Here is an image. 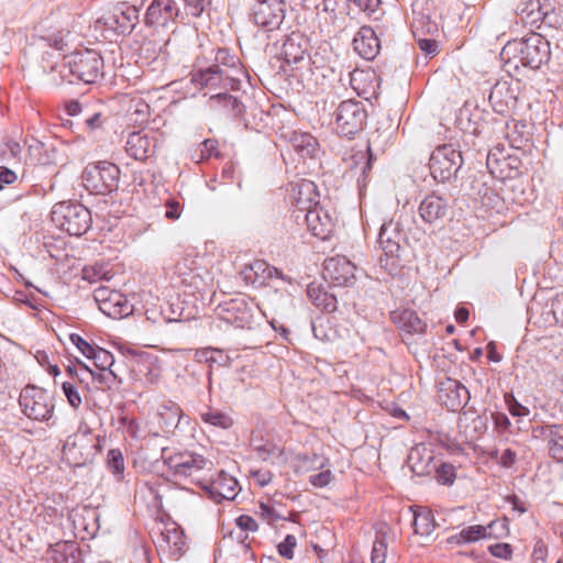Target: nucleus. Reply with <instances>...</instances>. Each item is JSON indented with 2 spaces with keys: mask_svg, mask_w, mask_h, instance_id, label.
Returning a JSON list of instances; mask_svg holds the SVG:
<instances>
[{
  "mask_svg": "<svg viewBox=\"0 0 563 563\" xmlns=\"http://www.w3.org/2000/svg\"><path fill=\"white\" fill-rule=\"evenodd\" d=\"M120 168L110 162L91 163L81 174L84 187L95 195H106L118 188Z\"/></svg>",
  "mask_w": 563,
  "mask_h": 563,
  "instance_id": "39448f33",
  "label": "nucleus"
},
{
  "mask_svg": "<svg viewBox=\"0 0 563 563\" xmlns=\"http://www.w3.org/2000/svg\"><path fill=\"white\" fill-rule=\"evenodd\" d=\"M257 516L269 526H274L277 521L284 519V517L277 511V509L268 504L261 501L258 504Z\"/></svg>",
  "mask_w": 563,
  "mask_h": 563,
  "instance_id": "79ce46f5",
  "label": "nucleus"
},
{
  "mask_svg": "<svg viewBox=\"0 0 563 563\" xmlns=\"http://www.w3.org/2000/svg\"><path fill=\"white\" fill-rule=\"evenodd\" d=\"M162 133L158 130L143 129L128 135L126 154L135 161L145 162L156 153Z\"/></svg>",
  "mask_w": 563,
  "mask_h": 563,
  "instance_id": "9b49d317",
  "label": "nucleus"
},
{
  "mask_svg": "<svg viewBox=\"0 0 563 563\" xmlns=\"http://www.w3.org/2000/svg\"><path fill=\"white\" fill-rule=\"evenodd\" d=\"M229 79L228 76H223V71L219 66H212L192 74L191 81L200 88L216 89L219 87L227 88L228 84L225 81Z\"/></svg>",
  "mask_w": 563,
  "mask_h": 563,
  "instance_id": "c756f323",
  "label": "nucleus"
},
{
  "mask_svg": "<svg viewBox=\"0 0 563 563\" xmlns=\"http://www.w3.org/2000/svg\"><path fill=\"white\" fill-rule=\"evenodd\" d=\"M435 477L438 483L442 485H452L456 478L454 466L449 463H442L435 470Z\"/></svg>",
  "mask_w": 563,
  "mask_h": 563,
  "instance_id": "a18cd8bd",
  "label": "nucleus"
},
{
  "mask_svg": "<svg viewBox=\"0 0 563 563\" xmlns=\"http://www.w3.org/2000/svg\"><path fill=\"white\" fill-rule=\"evenodd\" d=\"M106 276L103 267L101 265L86 266L82 269V278L89 283H96Z\"/></svg>",
  "mask_w": 563,
  "mask_h": 563,
  "instance_id": "8fccbe9b",
  "label": "nucleus"
},
{
  "mask_svg": "<svg viewBox=\"0 0 563 563\" xmlns=\"http://www.w3.org/2000/svg\"><path fill=\"white\" fill-rule=\"evenodd\" d=\"M137 20L139 11L134 5L118 2L108 7L98 21L119 34H128L134 29Z\"/></svg>",
  "mask_w": 563,
  "mask_h": 563,
  "instance_id": "1a4fd4ad",
  "label": "nucleus"
},
{
  "mask_svg": "<svg viewBox=\"0 0 563 563\" xmlns=\"http://www.w3.org/2000/svg\"><path fill=\"white\" fill-rule=\"evenodd\" d=\"M320 470L321 471L319 473L309 477V483L316 488L328 487L334 481V474L329 466Z\"/></svg>",
  "mask_w": 563,
  "mask_h": 563,
  "instance_id": "c03bdc74",
  "label": "nucleus"
},
{
  "mask_svg": "<svg viewBox=\"0 0 563 563\" xmlns=\"http://www.w3.org/2000/svg\"><path fill=\"white\" fill-rule=\"evenodd\" d=\"M194 358L199 363H207L209 366L214 364L224 365L227 362V355L218 349H200L195 352Z\"/></svg>",
  "mask_w": 563,
  "mask_h": 563,
  "instance_id": "58836bf2",
  "label": "nucleus"
},
{
  "mask_svg": "<svg viewBox=\"0 0 563 563\" xmlns=\"http://www.w3.org/2000/svg\"><path fill=\"white\" fill-rule=\"evenodd\" d=\"M418 44L420 49L428 54L434 53L438 48L437 42L430 38H421L419 40Z\"/></svg>",
  "mask_w": 563,
  "mask_h": 563,
  "instance_id": "338daca9",
  "label": "nucleus"
},
{
  "mask_svg": "<svg viewBox=\"0 0 563 563\" xmlns=\"http://www.w3.org/2000/svg\"><path fill=\"white\" fill-rule=\"evenodd\" d=\"M88 358L93 360L95 365L100 371L112 369V365L114 363L113 355L109 351L101 347H96Z\"/></svg>",
  "mask_w": 563,
  "mask_h": 563,
  "instance_id": "a19ab883",
  "label": "nucleus"
},
{
  "mask_svg": "<svg viewBox=\"0 0 563 563\" xmlns=\"http://www.w3.org/2000/svg\"><path fill=\"white\" fill-rule=\"evenodd\" d=\"M391 321L405 334H423L427 330V323L416 311L411 309H400L390 313Z\"/></svg>",
  "mask_w": 563,
  "mask_h": 563,
  "instance_id": "b1692460",
  "label": "nucleus"
},
{
  "mask_svg": "<svg viewBox=\"0 0 563 563\" xmlns=\"http://www.w3.org/2000/svg\"><path fill=\"white\" fill-rule=\"evenodd\" d=\"M235 521L238 527L244 531L255 532L258 530V525L256 520L249 515H241L240 517L236 518Z\"/></svg>",
  "mask_w": 563,
  "mask_h": 563,
  "instance_id": "4d7b16f0",
  "label": "nucleus"
},
{
  "mask_svg": "<svg viewBox=\"0 0 563 563\" xmlns=\"http://www.w3.org/2000/svg\"><path fill=\"white\" fill-rule=\"evenodd\" d=\"M309 300L322 311L334 312L338 308L336 297L328 292L321 285L310 284L307 289Z\"/></svg>",
  "mask_w": 563,
  "mask_h": 563,
  "instance_id": "2f4dec72",
  "label": "nucleus"
},
{
  "mask_svg": "<svg viewBox=\"0 0 563 563\" xmlns=\"http://www.w3.org/2000/svg\"><path fill=\"white\" fill-rule=\"evenodd\" d=\"M354 51L363 58L372 60L379 52L380 44L374 30L362 26L353 40Z\"/></svg>",
  "mask_w": 563,
  "mask_h": 563,
  "instance_id": "393cba45",
  "label": "nucleus"
},
{
  "mask_svg": "<svg viewBox=\"0 0 563 563\" xmlns=\"http://www.w3.org/2000/svg\"><path fill=\"white\" fill-rule=\"evenodd\" d=\"M515 162H517V158L504 156L503 151L496 147L489 151L486 165L495 177L508 178L512 177V163Z\"/></svg>",
  "mask_w": 563,
  "mask_h": 563,
  "instance_id": "cd10ccee",
  "label": "nucleus"
},
{
  "mask_svg": "<svg viewBox=\"0 0 563 563\" xmlns=\"http://www.w3.org/2000/svg\"><path fill=\"white\" fill-rule=\"evenodd\" d=\"M181 417V409L172 401L163 402L156 412L157 422L162 430L169 431L176 428Z\"/></svg>",
  "mask_w": 563,
  "mask_h": 563,
  "instance_id": "72a5a7b5",
  "label": "nucleus"
},
{
  "mask_svg": "<svg viewBox=\"0 0 563 563\" xmlns=\"http://www.w3.org/2000/svg\"><path fill=\"white\" fill-rule=\"evenodd\" d=\"M108 466L114 474H121L124 471V461L119 450H110L108 453Z\"/></svg>",
  "mask_w": 563,
  "mask_h": 563,
  "instance_id": "de8ad7c7",
  "label": "nucleus"
},
{
  "mask_svg": "<svg viewBox=\"0 0 563 563\" xmlns=\"http://www.w3.org/2000/svg\"><path fill=\"white\" fill-rule=\"evenodd\" d=\"M297 545V539L292 534H287L286 538L278 544V553L288 560H291L295 554V548Z\"/></svg>",
  "mask_w": 563,
  "mask_h": 563,
  "instance_id": "49530a36",
  "label": "nucleus"
},
{
  "mask_svg": "<svg viewBox=\"0 0 563 563\" xmlns=\"http://www.w3.org/2000/svg\"><path fill=\"white\" fill-rule=\"evenodd\" d=\"M400 241L401 232L397 224L390 221L382 225L378 243L384 252V257H380V263L389 271H395L399 266Z\"/></svg>",
  "mask_w": 563,
  "mask_h": 563,
  "instance_id": "ddd939ff",
  "label": "nucleus"
},
{
  "mask_svg": "<svg viewBox=\"0 0 563 563\" xmlns=\"http://www.w3.org/2000/svg\"><path fill=\"white\" fill-rule=\"evenodd\" d=\"M165 463L175 476L190 477L201 487L205 479L201 478L200 473L211 466V462L203 456L189 453L172 454L165 459Z\"/></svg>",
  "mask_w": 563,
  "mask_h": 563,
  "instance_id": "9d476101",
  "label": "nucleus"
},
{
  "mask_svg": "<svg viewBox=\"0 0 563 563\" xmlns=\"http://www.w3.org/2000/svg\"><path fill=\"white\" fill-rule=\"evenodd\" d=\"M52 221L70 235L80 236L91 225L90 211L80 203L58 202L53 207Z\"/></svg>",
  "mask_w": 563,
  "mask_h": 563,
  "instance_id": "7ed1b4c3",
  "label": "nucleus"
},
{
  "mask_svg": "<svg viewBox=\"0 0 563 563\" xmlns=\"http://www.w3.org/2000/svg\"><path fill=\"white\" fill-rule=\"evenodd\" d=\"M489 553L498 559L510 560L512 556V548L509 543H496L488 547Z\"/></svg>",
  "mask_w": 563,
  "mask_h": 563,
  "instance_id": "09e8293b",
  "label": "nucleus"
},
{
  "mask_svg": "<svg viewBox=\"0 0 563 563\" xmlns=\"http://www.w3.org/2000/svg\"><path fill=\"white\" fill-rule=\"evenodd\" d=\"M432 461V452L424 445L412 448L408 456V464L411 471L418 476H424L431 472Z\"/></svg>",
  "mask_w": 563,
  "mask_h": 563,
  "instance_id": "7c9ffc66",
  "label": "nucleus"
},
{
  "mask_svg": "<svg viewBox=\"0 0 563 563\" xmlns=\"http://www.w3.org/2000/svg\"><path fill=\"white\" fill-rule=\"evenodd\" d=\"M202 488L217 501L233 500L240 492L239 483L232 475L220 472L212 481H205Z\"/></svg>",
  "mask_w": 563,
  "mask_h": 563,
  "instance_id": "6ab92c4d",
  "label": "nucleus"
},
{
  "mask_svg": "<svg viewBox=\"0 0 563 563\" xmlns=\"http://www.w3.org/2000/svg\"><path fill=\"white\" fill-rule=\"evenodd\" d=\"M549 7L547 0H523L517 5V13L526 24L538 26L547 16Z\"/></svg>",
  "mask_w": 563,
  "mask_h": 563,
  "instance_id": "a878e982",
  "label": "nucleus"
},
{
  "mask_svg": "<svg viewBox=\"0 0 563 563\" xmlns=\"http://www.w3.org/2000/svg\"><path fill=\"white\" fill-rule=\"evenodd\" d=\"M70 341L87 358L92 354L93 350L96 349L95 346L90 345L86 340H84L79 334H70Z\"/></svg>",
  "mask_w": 563,
  "mask_h": 563,
  "instance_id": "6e6d98bb",
  "label": "nucleus"
},
{
  "mask_svg": "<svg viewBox=\"0 0 563 563\" xmlns=\"http://www.w3.org/2000/svg\"><path fill=\"white\" fill-rule=\"evenodd\" d=\"M501 56L507 63H515L516 67L518 62L525 67L538 69L550 58V44L541 34L531 33L526 38L508 42Z\"/></svg>",
  "mask_w": 563,
  "mask_h": 563,
  "instance_id": "f257e3e1",
  "label": "nucleus"
},
{
  "mask_svg": "<svg viewBox=\"0 0 563 563\" xmlns=\"http://www.w3.org/2000/svg\"><path fill=\"white\" fill-rule=\"evenodd\" d=\"M128 111L141 117L150 113V106L142 98H131Z\"/></svg>",
  "mask_w": 563,
  "mask_h": 563,
  "instance_id": "3c124183",
  "label": "nucleus"
},
{
  "mask_svg": "<svg viewBox=\"0 0 563 563\" xmlns=\"http://www.w3.org/2000/svg\"><path fill=\"white\" fill-rule=\"evenodd\" d=\"M241 276L247 285L261 287L273 277L284 279L283 273L263 260H254L241 269Z\"/></svg>",
  "mask_w": 563,
  "mask_h": 563,
  "instance_id": "4be33fe9",
  "label": "nucleus"
},
{
  "mask_svg": "<svg viewBox=\"0 0 563 563\" xmlns=\"http://www.w3.org/2000/svg\"><path fill=\"white\" fill-rule=\"evenodd\" d=\"M66 69L78 80L86 84H93L103 75V59L99 53L92 49L76 52L69 57L67 64L52 68V73L58 70L62 78L58 80L56 77L52 76L49 82L55 86L64 82L66 78L63 73Z\"/></svg>",
  "mask_w": 563,
  "mask_h": 563,
  "instance_id": "f03ea898",
  "label": "nucleus"
},
{
  "mask_svg": "<svg viewBox=\"0 0 563 563\" xmlns=\"http://www.w3.org/2000/svg\"><path fill=\"white\" fill-rule=\"evenodd\" d=\"M140 365L148 368V373L145 374L146 380L150 383H154L156 380L158 374L156 373V369L152 368L153 358L150 356H141Z\"/></svg>",
  "mask_w": 563,
  "mask_h": 563,
  "instance_id": "680f3d73",
  "label": "nucleus"
},
{
  "mask_svg": "<svg viewBox=\"0 0 563 563\" xmlns=\"http://www.w3.org/2000/svg\"><path fill=\"white\" fill-rule=\"evenodd\" d=\"M548 547L542 540H538L534 543L531 561L532 563H547Z\"/></svg>",
  "mask_w": 563,
  "mask_h": 563,
  "instance_id": "603ef678",
  "label": "nucleus"
},
{
  "mask_svg": "<svg viewBox=\"0 0 563 563\" xmlns=\"http://www.w3.org/2000/svg\"><path fill=\"white\" fill-rule=\"evenodd\" d=\"M218 316L227 323L244 328L251 322L252 311L244 298L238 297L218 307Z\"/></svg>",
  "mask_w": 563,
  "mask_h": 563,
  "instance_id": "aec40b11",
  "label": "nucleus"
},
{
  "mask_svg": "<svg viewBox=\"0 0 563 563\" xmlns=\"http://www.w3.org/2000/svg\"><path fill=\"white\" fill-rule=\"evenodd\" d=\"M179 9L174 0H153L146 10L145 23L154 27H164L174 22Z\"/></svg>",
  "mask_w": 563,
  "mask_h": 563,
  "instance_id": "412c9836",
  "label": "nucleus"
},
{
  "mask_svg": "<svg viewBox=\"0 0 563 563\" xmlns=\"http://www.w3.org/2000/svg\"><path fill=\"white\" fill-rule=\"evenodd\" d=\"M16 179L18 176L13 170L4 166L0 167V190L2 189V184L10 185L13 184Z\"/></svg>",
  "mask_w": 563,
  "mask_h": 563,
  "instance_id": "e2e57ef3",
  "label": "nucleus"
},
{
  "mask_svg": "<svg viewBox=\"0 0 563 563\" xmlns=\"http://www.w3.org/2000/svg\"><path fill=\"white\" fill-rule=\"evenodd\" d=\"M516 452L510 449H506L499 457V463L505 467H509L516 462Z\"/></svg>",
  "mask_w": 563,
  "mask_h": 563,
  "instance_id": "69168bd1",
  "label": "nucleus"
},
{
  "mask_svg": "<svg viewBox=\"0 0 563 563\" xmlns=\"http://www.w3.org/2000/svg\"><path fill=\"white\" fill-rule=\"evenodd\" d=\"M463 157L452 144L438 146L431 154L429 168L437 181L449 180L462 166Z\"/></svg>",
  "mask_w": 563,
  "mask_h": 563,
  "instance_id": "0eeeda50",
  "label": "nucleus"
},
{
  "mask_svg": "<svg viewBox=\"0 0 563 563\" xmlns=\"http://www.w3.org/2000/svg\"><path fill=\"white\" fill-rule=\"evenodd\" d=\"M549 449L552 457L563 463V435H554L550 441Z\"/></svg>",
  "mask_w": 563,
  "mask_h": 563,
  "instance_id": "864d4df0",
  "label": "nucleus"
},
{
  "mask_svg": "<svg viewBox=\"0 0 563 563\" xmlns=\"http://www.w3.org/2000/svg\"><path fill=\"white\" fill-rule=\"evenodd\" d=\"M213 107H221L228 114L239 117L242 113V106L238 98L228 93H217L210 97Z\"/></svg>",
  "mask_w": 563,
  "mask_h": 563,
  "instance_id": "4c0bfd02",
  "label": "nucleus"
},
{
  "mask_svg": "<svg viewBox=\"0 0 563 563\" xmlns=\"http://www.w3.org/2000/svg\"><path fill=\"white\" fill-rule=\"evenodd\" d=\"M350 2L368 14L376 12L380 5V0H350Z\"/></svg>",
  "mask_w": 563,
  "mask_h": 563,
  "instance_id": "13d9d810",
  "label": "nucleus"
},
{
  "mask_svg": "<svg viewBox=\"0 0 563 563\" xmlns=\"http://www.w3.org/2000/svg\"><path fill=\"white\" fill-rule=\"evenodd\" d=\"M494 523L495 521L489 522L487 526L475 525L465 527L459 533L451 536L448 539V543L461 545L492 538L489 530L493 528Z\"/></svg>",
  "mask_w": 563,
  "mask_h": 563,
  "instance_id": "c85d7f7f",
  "label": "nucleus"
},
{
  "mask_svg": "<svg viewBox=\"0 0 563 563\" xmlns=\"http://www.w3.org/2000/svg\"><path fill=\"white\" fill-rule=\"evenodd\" d=\"M439 400L451 411H457L468 400V390L459 380L445 378L439 384Z\"/></svg>",
  "mask_w": 563,
  "mask_h": 563,
  "instance_id": "a211bd4d",
  "label": "nucleus"
},
{
  "mask_svg": "<svg viewBox=\"0 0 563 563\" xmlns=\"http://www.w3.org/2000/svg\"><path fill=\"white\" fill-rule=\"evenodd\" d=\"M62 389L69 406L75 410L79 409L82 404V398L76 384H74V382H63Z\"/></svg>",
  "mask_w": 563,
  "mask_h": 563,
  "instance_id": "37998d69",
  "label": "nucleus"
},
{
  "mask_svg": "<svg viewBox=\"0 0 563 563\" xmlns=\"http://www.w3.org/2000/svg\"><path fill=\"white\" fill-rule=\"evenodd\" d=\"M449 210L448 201L434 194L428 195L419 206V213L427 223H435L442 220Z\"/></svg>",
  "mask_w": 563,
  "mask_h": 563,
  "instance_id": "bb28decb",
  "label": "nucleus"
},
{
  "mask_svg": "<svg viewBox=\"0 0 563 563\" xmlns=\"http://www.w3.org/2000/svg\"><path fill=\"white\" fill-rule=\"evenodd\" d=\"M522 91L523 84L520 79H500L492 88L489 102L495 112L509 114L517 109Z\"/></svg>",
  "mask_w": 563,
  "mask_h": 563,
  "instance_id": "6e6552de",
  "label": "nucleus"
},
{
  "mask_svg": "<svg viewBox=\"0 0 563 563\" xmlns=\"http://www.w3.org/2000/svg\"><path fill=\"white\" fill-rule=\"evenodd\" d=\"M200 419L207 424L221 429H229L233 426L231 415L217 408H207L205 411L200 412Z\"/></svg>",
  "mask_w": 563,
  "mask_h": 563,
  "instance_id": "e433bc0d",
  "label": "nucleus"
},
{
  "mask_svg": "<svg viewBox=\"0 0 563 563\" xmlns=\"http://www.w3.org/2000/svg\"><path fill=\"white\" fill-rule=\"evenodd\" d=\"M253 19L261 26H276L284 19V11L279 0L258 1L253 11Z\"/></svg>",
  "mask_w": 563,
  "mask_h": 563,
  "instance_id": "5701e85b",
  "label": "nucleus"
},
{
  "mask_svg": "<svg viewBox=\"0 0 563 563\" xmlns=\"http://www.w3.org/2000/svg\"><path fill=\"white\" fill-rule=\"evenodd\" d=\"M92 441L89 431L69 435L63 446V455L74 466L84 465L92 455Z\"/></svg>",
  "mask_w": 563,
  "mask_h": 563,
  "instance_id": "dca6fc26",
  "label": "nucleus"
},
{
  "mask_svg": "<svg viewBox=\"0 0 563 563\" xmlns=\"http://www.w3.org/2000/svg\"><path fill=\"white\" fill-rule=\"evenodd\" d=\"M366 118L367 113L362 102L342 101L335 113L336 129L342 135H354L363 129Z\"/></svg>",
  "mask_w": 563,
  "mask_h": 563,
  "instance_id": "f8f14e48",
  "label": "nucleus"
},
{
  "mask_svg": "<svg viewBox=\"0 0 563 563\" xmlns=\"http://www.w3.org/2000/svg\"><path fill=\"white\" fill-rule=\"evenodd\" d=\"M388 540L385 533H377L372 547L371 563H387Z\"/></svg>",
  "mask_w": 563,
  "mask_h": 563,
  "instance_id": "ea45409f",
  "label": "nucleus"
},
{
  "mask_svg": "<svg viewBox=\"0 0 563 563\" xmlns=\"http://www.w3.org/2000/svg\"><path fill=\"white\" fill-rule=\"evenodd\" d=\"M292 48H295V43L292 40H288L284 44V54H285V58L288 63H290V62L297 63L303 58V51H300L298 54H291Z\"/></svg>",
  "mask_w": 563,
  "mask_h": 563,
  "instance_id": "bf43d9fd",
  "label": "nucleus"
},
{
  "mask_svg": "<svg viewBox=\"0 0 563 563\" xmlns=\"http://www.w3.org/2000/svg\"><path fill=\"white\" fill-rule=\"evenodd\" d=\"M19 404L23 413L33 420L47 421L54 415L53 397L41 387L29 385L22 389Z\"/></svg>",
  "mask_w": 563,
  "mask_h": 563,
  "instance_id": "423d86ee",
  "label": "nucleus"
},
{
  "mask_svg": "<svg viewBox=\"0 0 563 563\" xmlns=\"http://www.w3.org/2000/svg\"><path fill=\"white\" fill-rule=\"evenodd\" d=\"M254 482L264 487L268 485L273 479V474L269 471L257 470L252 473Z\"/></svg>",
  "mask_w": 563,
  "mask_h": 563,
  "instance_id": "052dcab7",
  "label": "nucleus"
},
{
  "mask_svg": "<svg viewBox=\"0 0 563 563\" xmlns=\"http://www.w3.org/2000/svg\"><path fill=\"white\" fill-rule=\"evenodd\" d=\"M93 298L102 313L113 319H121L132 313L133 307L126 297L117 290L99 287L95 290Z\"/></svg>",
  "mask_w": 563,
  "mask_h": 563,
  "instance_id": "4468645a",
  "label": "nucleus"
},
{
  "mask_svg": "<svg viewBox=\"0 0 563 563\" xmlns=\"http://www.w3.org/2000/svg\"><path fill=\"white\" fill-rule=\"evenodd\" d=\"M412 527L416 534L429 537L435 529L434 517L428 508L415 511Z\"/></svg>",
  "mask_w": 563,
  "mask_h": 563,
  "instance_id": "c9c22d12",
  "label": "nucleus"
},
{
  "mask_svg": "<svg viewBox=\"0 0 563 563\" xmlns=\"http://www.w3.org/2000/svg\"><path fill=\"white\" fill-rule=\"evenodd\" d=\"M216 60L231 66L235 63L234 57L230 56L227 49H219L216 55Z\"/></svg>",
  "mask_w": 563,
  "mask_h": 563,
  "instance_id": "774afa93",
  "label": "nucleus"
},
{
  "mask_svg": "<svg viewBox=\"0 0 563 563\" xmlns=\"http://www.w3.org/2000/svg\"><path fill=\"white\" fill-rule=\"evenodd\" d=\"M356 266L345 256H335L324 263V278L333 286H353Z\"/></svg>",
  "mask_w": 563,
  "mask_h": 563,
  "instance_id": "2eb2a0df",
  "label": "nucleus"
},
{
  "mask_svg": "<svg viewBox=\"0 0 563 563\" xmlns=\"http://www.w3.org/2000/svg\"><path fill=\"white\" fill-rule=\"evenodd\" d=\"M313 194L314 192V184L309 180H303L299 185L298 192V205H300L301 209H307L306 213V223L308 230L317 238L321 240H327L331 236L334 231L336 219L332 217V214L325 210L323 207L314 203L313 207L306 206V202L302 200V194Z\"/></svg>",
  "mask_w": 563,
  "mask_h": 563,
  "instance_id": "20e7f679",
  "label": "nucleus"
},
{
  "mask_svg": "<svg viewBox=\"0 0 563 563\" xmlns=\"http://www.w3.org/2000/svg\"><path fill=\"white\" fill-rule=\"evenodd\" d=\"M90 374L96 382L106 384L108 387H111V385L117 380V374L113 369H108V373H106V371H90Z\"/></svg>",
  "mask_w": 563,
  "mask_h": 563,
  "instance_id": "5fc2aeb1",
  "label": "nucleus"
},
{
  "mask_svg": "<svg viewBox=\"0 0 563 563\" xmlns=\"http://www.w3.org/2000/svg\"><path fill=\"white\" fill-rule=\"evenodd\" d=\"M165 216L170 220L178 219L180 216V203L177 201H167Z\"/></svg>",
  "mask_w": 563,
  "mask_h": 563,
  "instance_id": "0e129e2a",
  "label": "nucleus"
},
{
  "mask_svg": "<svg viewBox=\"0 0 563 563\" xmlns=\"http://www.w3.org/2000/svg\"><path fill=\"white\" fill-rule=\"evenodd\" d=\"M327 466H330V459L318 453L297 454L292 465L294 472L297 474L309 473Z\"/></svg>",
  "mask_w": 563,
  "mask_h": 563,
  "instance_id": "473e14b6",
  "label": "nucleus"
},
{
  "mask_svg": "<svg viewBox=\"0 0 563 563\" xmlns=\"http://www.w3.org/2000/svg\"><path fill=\"white\" fill-rule=\"evenodd\" d=\"M51 559L55 563H79V549L73 541H63L51 547Z\"/></svg>",
  "mask_w": 563,
  "mask_h": 563,
  "instance_id": "f704fd0d",
  "label": "nucleus"
},
{
  "mask_svg": "<svg viewBox=\"0 0 563 563\" xmlns=\"http://www.w3.org/2000/svg\"><path fill=\"white\" fill-rule=\"evenodd\" d=\"M176 273L181 278V284L200 289L212 283L211 273L198 263V258H185L176 265Z\"/></svg>",
  "mask_w": 563,
  "mask_h": 563,
  "instance_id": "f3484780",
  "label": "nucleus"
}]
</instances>
